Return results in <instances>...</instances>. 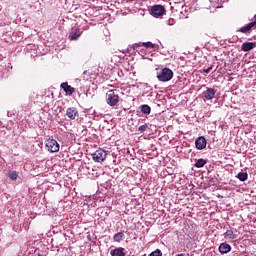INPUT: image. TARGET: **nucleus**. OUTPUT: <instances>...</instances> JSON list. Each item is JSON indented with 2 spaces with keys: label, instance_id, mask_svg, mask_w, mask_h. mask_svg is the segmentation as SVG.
<instances>
[{
  "label": "nucleus",
  "instance_id": "1",
  "mask_svg": "<svg viewBox=\"0 0 256 256\" xmlns=\"http://www.w3.org/2000/svg\"><path fill=\"white\" fill-rule=\"evenodd\" d=\"M156 77L158 81H161L162 83H167V81H171L173 79V70L170 68H162L157 71Z\"/></svg>",
  "mask_w": 256,
  "mask_h": 256
},
{
  "label": "nucleus",
  "instance_id": "2",
  "mask_svg": "<svg viewBox=\"0 0 256 256\" xmlns=\"http://www.w3.org/2000/svg\"><path fill=\"white\" fill-rule=\"evenodd\" d=\"M106 103L109 107H115L119 105V90H109L106 93Z\"/></svg>",
  "mask_w": 256,
  "mask_h": 256
},
{
  "label": "nucleus",
  "instance_id": "3",
  "mask_svg": "<svg viewBox=\"0 0 256 256\" xmlns=\"http://www.w3.org/2000/svg\"><path fill=\"white\" fill-rule=\"evenodd\" d=\"M256 29V21L250 22L237 30V33H243L244 35H251V32Z\"/></svg>",
  "mask_w": 256,
  "mask_h": 256
},
{
  "label": "nucleus",
  "instance_id": "4",
  "mask_svg": "<svg viewBox=\"0 0 256 256\" xmlns=\"http://www.w3.org/2000/svg\"><path fill=\"white\" fill-rule=\"evenodd\" d=\"M46 147L50 153H59L61 146L57 143V140L49 138L46 140Z\"/></svg>",
  "mask_w": 256,
  "mask_h": 256
},
{
  "label": "nucleus",
  "instance_id": "5",
  "mask_svg": "<svg viewBox=\"0 0 256 256\" xmlns=\"http://www.w3.org/2000/svg\"><path fill=\"white\" fill-rule=\"evenodd\" d=\"M92 159L96 163H103L104 159H107V151L98 149L92 154Z\"/></svg>",
  "mask_w": 256,
  "mask_h": 256
},
{
  "label": "nucleus",
  "instance_id": "6",
  "mask_svg": "<svg viewBox=\"0 0 256 256\" xmlns=\"http://www.w3.org/2000/svg\"><path fill=\"white\" fill-rule=\"evenodd\" d=\"M133 49L139 53L143 51V49H155V44L151 42H139L133 44Z\"/></svg>",
  "mask_w": 256,
  "mask_h": 256
},
{
  "label": "nucleus",
  "instance_id": "7",
  "mask_svg": "<svg viewBox=\"0 0 256 256\" xmlns=\"http://www.w3.org/2000/svg\"><path fill=\"white\" fill-rule=\"evenodd\" d=\"M81 35H83V29L73 27L69 32L68 39H70V41H79V37H81Z\"/></svg>",
  "mask_w": 256,
  "mask_h": 256
},
{
  "label": "nucleus",
  "instance_id": "8",
  "mask_svg": "<svg viewBox=\"0 0 256 256\" xmlns=\"http://www.w3.org/2000/svg\"><path fill=\"white\" fill-rule=\"evenodd\" d=\"M150 14L152 17H162V15H165V7L163 5H154L151 7Z\"/></svg>",
  "mask_w": 256,
  "mask_h": 256
},
{
  "label": "nucleus",
  "instance_id": "9",
  "mask_svg": "<svg viewBox=\"0 0 256 256\" xmlns=\"http://www.w3.org/2000/svg\"><path fill=\"white\" fill-rule=\"evenodd\" d=\"M202 98L204 101H211V99H215V89L206 87V90L202 93Z\"/></svg>",
  "mask_w": 256,
  "mask_h": 256
},
{
  "label": "nucleus",
  "instance_id": "10",
  "mask_svg": "<svg viewBox=\"0 0 256 256\" xmlns=\"http://www.w3.org/2000/svg\"><path fill=\"white\" fill-rule=\"evenodd\" d=\"M196 149L199 151H202V149H205L207 147V139H205L203 136H199L195 140Z\"/></svg>",
  "mask_w": 256,
  "mask_h": 256
},
{
  "label": "nucleus",
  "instance_id": "11",
  "mask_svg": "<svg viewBox=\"0 0 256 256\" xmlns=\"http://www.w3.org/2000/svg\"><path fill=\"white\" fill-rule=\"evenodd\" d=\"M66 115L68 119L75 120L77 117H79V111L75 107L67 108Z\"/></svg>",
  "mask_w": 256,
  "mask_h": 256
},
{
  "label": "nucleus",
  "instance_id": "12",
  "mask_svg": "<svg viewBox=\"0 0 256 256\" xmlns=\"http://www.w3.org/2000/svg\"><path fill=\"white\" fill-rule=\"evenodd\" d=\"M60 87L63 89V91L66 93V95H73L75 93V88H73L69 83L63 82Z\"/></svg>",
  "mask_w": 256,
  "mask_h": 256
},
{
  "label": "nucleus",
  "instance_id": "13",
  "mask_svg": "<svg viewBox=\"0 0 256 256\" xmlns=\"http://www.w3.org/2000/svg\"><path fill=\"white\" fill-rule=\"evenodd\" d=\"M218 251L221 253V255H225L231 251V245H229L227 242L221 243Z\"/></svg>",
  "mask_w": 256,
  "mask_h": 256
},
{
  "label": "nucleus",
  "instance_id": "14",
  "mask_svg": "<svg viewBox=\"0 0 256 256\" xmlns=\"http://www.w3.org/2000/svg\"><path fill=\"white\" fill-rule=\"evenodd\" d=\"M256 43L255 42H245L241 46V50L245 53L252 51V49H255Z\"/></svg>",
  "mask_w": 256,
  "mask_h": 256
},
{
  "label": "nucleus",
  "instance_id": "15",
  "mask_svg": "<svg viewBox=\"0 0 256 256\" xmlns=\"http://www.w3.org/2000/svg\"><path fill=\"white\" fill-rule=\"evenodd\" d=\"M224 237L225 239H232L235 240L239 237V235H237L235 233V230L233 228H229L228 230H226V232L224 233Z\"/></svg>",
  "mask_w": 256,
  "mask_h": 256
},
{
  "label": "nucleus",
  "instance_id": "16",
  "mask_svg": "<svg viewBox=\"0 0 256 256\" xmlns=\"http://www.w3.org/2000/svg\"><path fill=\"white\" fill-rule=\"evenodd\" d=\"M111 256H125V248H115L110 252Z\"/></svg>",
  "mask_w": 256,
  "mask_h": 256
},
{
  "label": "nucleus",
  "instance_id": "17",
  "mask_svg": "<svg viewBox=\"0 0 256 256\" xmlns=\"http://www.w3.org/2000/svg\"><path fill=\"white\" fill-rule=\"evenodd\" d=\"M125 240V233L123 232H117L114 236H113V241H115V243H121V241Z\"/></svg>",
  "mask_w": 256,
  "mask_h": 256
},
{
  "label": "nucleus",
  "instance_id": "18",
  "mask_svg": "<svg viewBox=\"0 0 256 256\" xmlns=\"http://www.w3.org/2000/svg\"><path fill=\"white\" fill-rule=\"evenodd\" d=\"M140 111L143 115H151V106L147 104L141 105Z\"/></svg>",
  "mask_w": 256,
  "mask_h": 256
},
{
  "label": "nucleus",
  "instance_id": "19",
  "mask_svg": "<svg viewBox=\"0 0 256 256\" xmlns=\"http://www.w3.org/2000/svg\"><path fill=\"white\" fill-rule=\"evenodd\" d=\"M207 165V160L200 158L196 160L194 167H197V169H201V167H205Z\"/></svg>",
  "mask_w": 256,
  "mask_h": 256
},
{
  "label": "nucleus",
  "instance_id": "20",
  "mask_svg": "<svg viewBox=\"0 0 256 256\" xmlns=\"http://www.w3.org/2000/svg\"><path fill=\"white\" fill-rule=\"evenodd\" d=\"M249 175L246 172H239L237 175V179H239V181H247Z\"/></svg>",
  "mask_w": 256,
  "mask_h": 256
},
{
  "label": "nucleus",
  "instance_id": "21",
  "mask_svg": "<svg viewBox=\"0 0 256 256\" xmlns=\"http://www.w3.org/2000/svg\"><path fill=\"white\" fill-rule=\"evenodd\" d=\"M8 177L9 179H11V181H17L19 174L17 173V171H12V172H9Z\"/></svg>",
  "mask_w": 256,
  "mask_h": 256
},
{
  "label": "nucleus",
  "instance_id": "22",
  "mask_svg": "<svg viewBox=\"0 0 256 256\" xmlns=\"http://www.w3.org/2000/svg\"><path fill=\"white\" fill-rule=\"evenodd\" d=\"M147 129H149V126L147 124H144V125H141L138 127L139 133H145V131H147Z\"/></svg>",
  "mask_w": 256,
  "mask_h": 256
},
{
  "label": "nucleus",
  "instance_id": "23",
  "mask_svg": "<svg viewBox=\"0 0 256 256\" xmlns=\"http://www.w3.org/2000/svg\"><path fill=\"white\" fill-rule=\"evenodd\" d=\"M149 256H163V252L160 249H157L149 254Z\"/></svg>",
  "mask_w": 256,
  "mask_h": 256
},
{
  "label": "nucleus",
  "instance_id": "24",
  "mask_svg": "<svg viewBox=\"0 0 256 256\" xmlns=\"http://www.w3.org/2000/svg\"><path fill=\"white\" fill-rule=\"evenodd\" d=\"M166 23H167V25H169L170 27H172V25L175 24V19L169 18Z\"/></svg>",
  "mask_w": 256,
  "mask_h": 256
},
{
  "label": "nucleus",
  "instance_id": "25",
  "mask_svg": "<svg viewBox=\"0 0 256 256\" xmlns=\"http://www.w3.org/2000/svg\"><path fill=\"white\" fill-rule=\"evenodd\" d=\"M211 69H213V66H210L207 69H204V73H211Z\"/></svg>",
  "mask_w": 256,
  "mask_h": 256
},
{
  "label": "nucleus",
  "instance_id": "26",
  "mask_svg": "<svg viewBox=\"0 0 256 256\" xmlns=\"http://www.w3.org/2000/svg\"><path fill=\"white\" fill-rule=\"evenodd\" d=\"M87 73H89V71L85 70V71L83 72V75H87Z\"/></svg>",
  "mask_w": 256,
  "mask_h": 256
},
{
  "label": "nucleus",
  "instance_id": "27",
  "mask_svg": "<svg viewBox=\"0 0 256 256\" xmlns=\"http://www.w3.org/2000/svg\"><path fill=\"white\" fill-rule=\"evenodd\" d=\"M254 19H255L254 21H256V15L254 16Z\"/></svg>",
  "mask_w": 256,
  "mask_h": 256
}]
</instances>
